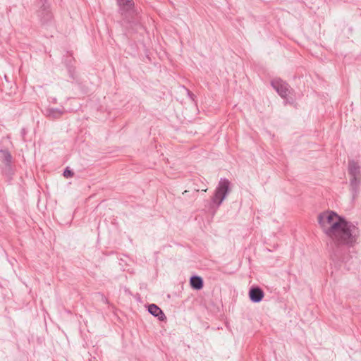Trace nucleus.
Segmentation results:
<instances>
[{
    "mask_svg": "<svg viewBox=\"0 0 361 361\" xmlns=\"http://www.w3.org/2000/svg\"><path fill=\"white\" fill-rule=\"evenodd\" d=\"M348 175L350 191L353 198L355 199L359 193L361 185V171L359 164L354 160L348 162Z\"/></svg>",
    "mask_w": 361,
    "mask_h": 361,
    "instance_id": "obj_3",
    "label": "nucleus"
},
{
    "mask_svg": "<svg viewBox=\"0 0 361 361\" xmlns=\"http://www.w3.org/2000/svg\"><path fill=\"white\" fill-rule=\"evenodd\" d=\"M97 296L99 298V300L102 302H103L104 304H109V300L107 299L106 297H105L104 295L102 294V293H98L97 294Z\"/></svg>",
    "mask_w": 361,
    "mask_h": 361,
    "instance_id": "obj_13",
    "label": "nucleus"
},
{
    "mask_svg": "<svg viewBox=\"0 0 361 361\" xmlns=\"http://www.w3.org/2000/svg\"><path fill=\"white\" fill-rule=\"evenodd\" d=\"M63 114V111L58 108H49L46 110L47 116L53 119L59 118Z\"/></svg>",
    "mask_w": 361,
    "mask_h": 361,
    "instance_id": "obj_11",
    "label": "nucleus"
},
{
    "mask_svg": "<svg viewBox=\"0 0 361 361\" xmlns=\"http://www.w3.org/2000/svg\"><path fill=\"white\" fill-rule=\"evenodd\" d=\"M148 312L154 317H157L158 319L161 322L166 320V317L165 316L164 312L158 305L155 304H150L148 305Z\"/></svg>",
    "mask_w": 361,
    "mask_h": 361,
    "instance_id": "obj_8",
    "label": "nucleus"
},
{
    "mask_svg": "<svg viewBox=\"0 0 361 361\" xmlns=\"http://www.w3.org/2000/svg\"><path fill=\"white\" fill-rule=\"evenodd\" d=\"M69 72H70V75H71V76L72 78H73V75H72V73H71V69L69 70Z\"/></svg>",
    "mask_w": 361,
    "mask_h": 361,
    "instance_id": "obj_15",
    "label": "nucleus"
},
{
    "mask_svg": "<svg viewBox=\"0 0 361 361\" xmlns=\"http://www.w3.org/2000/svg\"><path fill=\"white\" fill-rule=\"evenodd\" d=\"M117 2L124 16L121 25L125 30V35H128L137 32L142 25L140 23L137 13L134 8L133 0H117Z\"/></svg>",
    "mask_w": 361,
    "mask_h": 361,
    "instance_id": "obj_2",
    "label": "nucleus"
},
{
    "mask_svg": "<svg viewBox=\"0 0 361 361\" xmlns=\"http://www.w3.org/2000/svg\"><path fill=\"white\" fill-rule=\"evenodd\" d=\"M190 286L194 290H201L204 286V281L202 277L199 276H192L190 279Z\"/></svg>",
    "mask_w": 361,
    "mask_h": 361,
    "instance_id": "obj_10",
    "label": "nucleus"
},
{
    "mask_svg": "<svg viewBox=\"0 0 361 361\" xmlns=\"http://www.w3.org/2000/svg\"><path fill=\"white\" fill-rule=\"evenodd\" d=\"M2 161L6 165V171L10 172L11 171L12 156L8 149H0Z\"/></svg>",
    "mask_w": 361,
    "mask_h": 361,
    "instance_id": "obj_9",
    "label": "nucleus"
},
{
    "mask_svg": "<svg viewBox=\"0 0 361 361\" xmlns=\"http://www.w3.org/2000/svg\"><path fill=\"white\" fill-rule=\"evenodd\" d=\"M271 85L282 98H286L290 93L289 85L281 79L272 80Z\"/></svg>",
    "mask_w": 361,
    "mask_h": 361,
    "instance_id": "obj_5",
    "label": "nucleus"
},
{
    "mask_svg": "<svg viewBox=\"0 0 361 361\" xmlns=\"http://www.w3.org/2000/svg\"><path fill=\"white\" fill-rule=\"evenodd\" d=\"M37 16L42 25H47L51 21L53 16L47 2H44L37 11Z\"/></svg>",
    "mask_w": 361,
    "mask_h": 361,
    "instance_id": "obj_6",
    "label": "nucleus"
},
{
    "mask_svg": "<svg viewBox=\"0 0 361 361\" xmlns=\"http://www.w3.org/2000/svg\"><path fill=\"white\" fill-rule=\"evenodd\" d=\"M231 190V182L227 178H221L212 197V203L219 207Z\"/></svg>",
    "mask_w": 361,
    "mask_h": 361,
    "instance_id": "obj_4",
    "label": "nucleus"
},
{
    "mask_svg": "<svg viewBox=\"0 0 361 361\" xmlns=\"http://www.w3.org/2000/svg\"><path fill=\"white\" fill-rule=\"evenodd\" d=\"M264 296L263 290L259 286H252L249 290V298L254 303L261 302Z\"/></svg>",
    "mask_w": 361,
    "mask_h": 361,
    "instance_id": "obj_7",
    "label": "nucleus"
},
{
    "mask_svg": "<svg viewBox=\"0 0 361 361\" xmlns=\"http://www.w3.org/2000/svg\"><path fill=\"white\" fill-rule=\"evenodd\" d=\"M318 224L329 238L327 247L332 261L346 262L349 258L350 249L358 243L360 228L334 211L320 213Z\"/></svg>",
    "mask_w": 361,
    "mask_h": 361,
    "instance_id": "obj_1",
    "label": "nucleus"
},
{
    "mask_svg": "<svg viewBox=\"0 0 361 361\" xmlns=\"http://www.w3.org/2000/svg\"><path fill=\"white\" fill-rule=\"evenodd\" d=\"M63 176L64 177L68 178L73 176L74 173L72 170H71L68 167H66L65 170L63 171Z\"/></svg>",
    "mask_w": 361,
    "mask_h": 361,
    "instance_id": "obj_12",
    "label": "nucleus"
},
{
    "mask_svg": "<svg viewBox=\"0 0 361 361\" xmlns=\"http://www.w3.org/2000/svg\"><path fill=\"white\" fill-rule=\"evenodd\" d=\"M186 90H187L188 95L189 96V97L191 98L192 100H194L195 95L192 92H191L189 90L187 89Z\"/></svg>",
    "mask_w": 361,
    "mask_h": 361,
    "instance_id": "obj_14",
    "label": "nucleus"
}]
</instances>
